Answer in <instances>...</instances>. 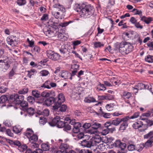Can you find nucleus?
<instances>
[{
  "label": "nucleus",
  "instance_id": "obj_6",
  "mask_svg": "<svg viewBox=\"0 0 153 153\" xmlns=\"http://www.w3.org/2000/svg\"><path fill=\"white\" fill-rule=\"evenodd\" d=\"M10 102L19 105L24 99L22 95L19 96L17 94L11 95L9 97Z\"/></svg>",
  "mask_w": 153,
  "mask_h": 153
},
{
  "label": "nucleus",
  "instance_id": "obj_10",
  "mask_svg": "<svg viewBox=\"0 0 153 153\" xmlns=\"http://www.w3.org/2000/svg\"><path fill=\"white\" fill-rule=\"evenodd\" d=\"M17 39L16 36H10L7 39V43L12 47H15L17 45Z\"/></svg>",
  "mask_w": 153,
  "mask_h": 153
},
{
  "label": "nucleus",
  "instance_id": "obj_3",
  "mask_svg": "<svg viewBox=\"0 0 153 153\" xmlns=\"http://www.w3.org/2000/svg\"><path fill=\"white\" fill-rule=\"evenodd\" d=\"M53 7L54 8H57L59 9V12H52V14L56 19H62V17L65 15V8L59 3L53 4Z\"/></svg>",
  "mask_w": 153,
  "mask_h": 153
},
{
  "label": "nucleus",
  "instance_id": "obj_44",
  "mask_svg": "<svg viewBox=\"0 0 153 153\" xmlns=\"http://www.w3.org/2000/svg\"><path fill=\"white\" fill-rule=\"evenodd\" d=\"M9 99L8 100V98L5 96H2L0 97V103H3L6 102L7 100L10 101L9 97Z\"/></svg>",
  "mask_w": 153,
  "mask_h": 153
},
{
  "label": "nucleus",
  "instance_id": "obj_11",
  "mask_svg": "<svg viewBox=\"0 0 153 153\" xmlns=\"http://www.w3.org/2000/svg\"><path fill=\"white\" fill-rule=\"evenodd\" d=\"M29 140V141L32 143V145L31 146L32 148H37L39 146V145L35 143L38 140V137L37 135L33 134Z\"/></svg>",
  "mask_w": 153,
  "mask_h": 153
},
{
  "label": "nucleus",
  "instance_id": "obj_29",
  "mask_svg": "<svg viewBox=\"0 0 153 153\" xmlns=\"http://www.w3.org/2000/svg\"><path fill=\"white\" fill-rule=\"evenodd\" d=\"M59 108V110L58 109V111H56L57 114H59L61 112H65L67 108V107L66 105H61Z\"/></svg>",
  "mask_w": 153,
  "mask_h": 153
},
{
  "label": "nucleus",
  "instance_id": "obj_56",
  "mask_svg": "<svg viewBox=\"0 0 153 153\" xmlns=\"http://www.w3.org/2000/svg\"><path fill=\"white\" fill-rule=\"evenodd\" d=\"M147 45L150 50H153V42L152 41H149L147 44Z\"/></svg>",
  "mask_w": 153,
  "mask_h": 153
},
{
  "label": "nucleus",
  "instance_id": "obj_40",
  "mask_svg": "<svg viewBox=\"0 0 153 153\" xmlns=\"http://www.w3.org/2000/svg\"><path fill=\"white\" fill-rule=\"evenodd\" d=\"M16 71L14 68H12L8 74V78L12 79L13 76L15 74Z\"/></svg>",
  "mask_w": 153,
  "mask_h": 153
},
{
  "label": "nucleus",
  "instance_id": "obj_49",
  "mask_svg": "<svg viewBox=\"0 0 153 153\" xmlns=\"http://www.w3.org/2000/svg\"><path fill=\"white\" fill-rule=\"evenodd\" d=\"M41 146L42 150L44 151L48 150L49 149V146L47 144H42Z\"/></svg>",
  "mask_w": 153,
  "mask_h": 153
},
{
  "label": "nucleus",
  "instance_id": "obj_61",
  "mask_svg": "<svg viewBox=\"0 0 153 153\" xmlns=\"http://www.w3.org/2000/svg\"><path fill=\"white\" fill-rule=\"evenodd\" d=\"M40 50V48L39 47L37 46H35L33 48H32V51L33 52H36L38 53L39 52Z\"/></svg>",
  "mask_w": 153,
  "mask_h": 153
},
{
  "label": "nucleus",
  "instance_id": "obj_42",
  "mask_svg": "<svg viewBox=\"0 0 153 153\" xmlns=\"http://www.w3.org/2000/svg\"><path fill=\"white\" fill-rule=\"evenodd\" d=\"M131 12L134 13V15H140V16L142 15V12L140 10H138L137 9L134 8Z\"/></svg>",
  "mask_w": 153,
  "mask_h": 153
},
{
  "label": "nucleus",
  "instance_id": "obj_35",
  "mask_svg": "<svg viewBox=\"0 0 153 153\" xmlns=\"http://www.w3.org/2000/svg\"><path fill=\"white\" fill-rule=\"evenodd\" d=\"M131 97V94L130 93L125 91L123 93L122 97L124 99H129Z\"/></svg>",
  "mask_w": 153,
  "mask_h": 153
},
{
  "label": "nucleus",
  "instance_id": "obj_25",
  "mask_svg": "<svg viewBox=\"0 0 153 153\" xmlns=\"http://www.w3.org/2000/svg\"><path fill=\"white\" fill-rule=\"evenodd\" d=\"M60 75L61 77L64 79H68L70 76L71 73L68 72L63 71L61 72Z\"/></svg>",
  "mask_w": 153,
  "mask_h": 153
},
{
  "label": "nucleus",
  "instance_id": "obj_46",
  "mask_svg": "<svg viewBox=\"0 0 153 153\" xmlns=\"http://www.w3.org/2000/svg\"><path fill=\"white\" fill-rule=\"evenodd\" d=\"M65 124V126L63 127V130L66 131L70 130L71 129V126L68 123L66 122Z\"/></svg>",
  "mask_w": 153,
  "mask_h": 153
},
{
  "label": "nucleus",
  "instance_id": "obj_28",
  "mask_svg": "<svg viewBox=\"0 0 153 153\" xmlns=\"http://www.w3.org/2000/svg\"><path fill=\"white\" fill-rule=\"evenodd\" d=\"M143 126L142 122L141 121H138L134 123L132 125V127L135 129H138L142 127Z\"/></svg>",
  "mask_w": 153,
  "mask_h": 153
},
{
  "label": "nucleus",
  "instance_id": "obj_58",
  "mask_svg": "<svg viewBox=\"0 0 153 153\" xmlns=\"http://www.w3.org/2000/svg\"><path fill=\"white\" fill-rule=\"evenodd\" d=\"M140 113L139 112H137L135 113L133 115L131 116V117H129L128 116V117L129 118V119H134L137 118L139 115Z\"/></svg>",
  "mask_w": 153,
  "mask_h": 153
},
{
  "label": "nucleus",
  "instance_id": "obj_31",
  "mask_svg": "<svg viewBox=\"0 0 153 153\" xmlns=\"http://www.w3.org/2000/svg\"><path fill=\"white\" fill-rule=\"evenodd\" d=\"M84 101L85 102L90 103L96 102L95 99L93 97H87L85 98Z\"/></svg>",
  "mask_w": 153,
  "mask_h": 153
},
{
  "label": "nucleus",
  "instance_id": "obj_33",
  "mask_svg": "<svg viewBox=\"0 0 153 153\" xmlns=\"http://www.w3.org/2000/svg\"><path fill=\"white\" fill-rule=\"evenodd\" d=\"M101 127V124L95 122L91 123V127L95 130H97Z\"/></svg>",
  "mask_w": 153,
  "mask_h": 153
},
{
  "label": "nucleus",
  "instance_id": "obj_15",
  "mask_svg": "<svg viewBox=\"0 0 153 153\" xmlns=\"http://www.w3.org/2000/svg\"><path fill=\"white\" fill-rule=\"evenodd\" d=\"M43 31L45 34L48 36L52 37L56 36L57 29H44Z\"/></svg>",
  "mask_w": 153,
  "mask_h": 153
},
{
  "label": "nucleus",
  "instance_id": "obj_23",
  "mask_svg": "<svg viewBox=\"0 0 153 153\" xmlns=\"http://www.w3.org/2000/svg\"><path fill=\"white\" fill-rule=\"evenodd\" d=\"M57 99L53 97H51L47 98L45 100V103L48 106H50L56 101Z\"/></svg>",
  "mask_w": 153,
  "mask_h": 153
},
{
  "label": "nucleus",
  "instance_id": "obj_18",
  "mask_svg": "<svg viewBox=\"0 0 153 153\" xmlns=\"http://www.w3.org/2000/svg\"><path fill=\"white\" fill-rule=\"evenodd\" d=\"M127 149L129 151H133L136 150V145L134 142L131 140H129L127 142Z\"/></svg>",
  "mask_w": 153,
  "mask_h": 153
},
{
  "label": "nucleus",
  "instance_id": "obj_14",
  "mask_svg": "<svg viewBox=\"0 0 153 153\" xmlns=\"http://www.w3.org/2000/svg\"><path fill=\"white\" fill-rule=\"evenodd\" d=\"M69 145L66 143H62L59 147L60 150L56 151L57 153H68Z\"/></svg>",
  "mask_w": 153,
  "mask_h": 153
},
{
  "label": "nucleus",
  "instance_id": "obj_54",
  "mask_svg": "<svg viewBox=\"0 0 153 153\" xmlns=\"http://www.w3.org/2000/svg\"><path fill=\"white\" fill-rule=\"evenodd\" d=\"M48 19V15L47 14H44L41 18V20L42 21H47Z\"/></svg>",
  "mask_w": 153,
  "mask_h": 153
},
{
  "label": "nucleus",
  "instance_id": "obj_13",
  "mask_svg": "<svg viewBox=\"0 0 153 153\" xmlns=\"http://www.w3.org/2000/svg\"><path fill=\"white\" fill-rule=\"evenodd\" d=\"M123 119H125L124 120H122L123 123L121 124L120 127V130L123 131L126 130L128 126V123L127 121L129 119L128 116H126L123 118Z\"/></svg>",
  "mask_w": 153,
  "mask_h": 153
},
{
  "label": "nucleus",
  "instance_id": "obj_38",
  "mask_svg": "<svg viewBox=\"0 0 153 153\" xmlns=\"http://www.w3.org/2000/svg\"><path fill=\"white\" fill-rule=\"evenodd\" d=\"M145 61L149 63L153 62V56L148 55L145 57Z\"/></svg>",
  "mask_w": 153,
  "mask_h": 153
},
{
  "label": "nucleus",
  "instance_id": "obj_32",
  "mask_svg": "<svg viewBox=\"0 0 153 153\" xmlns=\"http://www.w3.org/2000/svg\"><path fill=\"white\" fill-rule=\"evenodd\" d=\"M22 130L21 127L19 125L16 126L13 128V131L16 134H18L21 132Z\"/></svg>",
  "mask_w": 153,
  "mask_h": 153
},
{
  "label": "nucleus",
  "instance_id": "obj_2",
  "mask_svg": "<svg viewBox=\"0 0 153 153\" xmlns=\"http://www.w3.org/2000/svg\"><path fill=\"white\" fill-rule=\"evenodd\" d=\"M114 50H118L119 52L123 55H127L131 52L133 46L131 43L126 41L117 42L114 45Z\"/></svg>",
  "mask_w": 153,
  "mask_h": 153
},
{
  "label": "nucleus",
  "instance_id": "obj_41",
  "mask_svg": "<svg viewBox=\"0 0 153 153\" xmlns=\"http://www.w3.org/2000/svg\"><path fill=\"white\" fill-rule=\"evenodd\" d=\"M109 80L112 85H117L118 80L116 78L112 77L109 79Z\"/></svg>",
  "mask_w": 153,
  "mask_h": 153
},
{
  "label": "nucleus",
  "instance_id": "obj_4",
  "mask_svg": "<svg viewBox=\"0 0 153 153\" xmlns=\"http://www.w3.org/2000/svg\"><path fill=\"white\" fill-rule=\"evenodd\" d=\"M66 122L61 120L60 117L59 116H56L48 123L51 126H56L59 128H63L65 126Z\"/></svg>",
  "mask_w": 153,
  "mask_h": 153
},
{
  "label": "nucleus",
  "instance_id": "obj_55",
  "mask_svg": "<svg viewBox=\"0 0 153 153\" xmlns=\"http://www.w3.org/2000/svg\"><path fill=\"white\" fill-rule=\"evenodd\" d=\"M40 73L42 76H46L49 74V72L46 70H42L40 72Z\"/></svg>",
  "mask_w": 153,
  "mask_h": 153
},
{
  "label": "nucleus",
  "instance_id": "obj_22",
  "mask_svg": "<svg viewBox=\"0 0 153 153\" xmlns=\"http://www.w3.org/2000/svg\"><path fill=\"white\" fill-rule=\"evenodd\" d=\"M81 126V124L79 122H76L73 126V131L75 133H78L79 131V128Z\"/></svg>",
  "mask_w": 153,
  "mask_h": 153
},
{
  "label": "nucleus",
  "instance_id": "obj_9",
  "mask_svg": "<svg viewBox=\"0 0 153 153\" xmlns=\"http://www.w3.org/2000/svg\"><path fill=\"white\" fill-rule=\"evenodd\" d=\"M144 139H148L146 141V145L147 146H150L153 143V131H151L144 135Z\"/></svg>",
  "mask_w": 153,
  "mask_h": 153
},
{
  "label": "nucleus",
  "instance_id": "obj_62",
  "mask_svg": "<svg viewBox=\"0 0 153 153\" xmlns=\"http://www.w3.org/2000/svg\"><path fill=\"white\" fill-rule=\"evenodd\" d=\"M49 114V111L48 109H45L42 111V115L44 116H48Z\"/></svg>",
  "mask_w": 153,
  "mask_h": 153
},
{
  "label": "nucleus",
  "instance_id": "obj_20",
  "mask_svg": "<svg viewBox=\"0 0 153 153\" xmlns=\"http://www.w3.org/2000/svg\"><path fill=\"white\" fill-rule=\"evenodd\" d=\"M140 20L145 22L146 24H149L152 20V18L151 17H146L145 16H143L142 15L140 16Z\"/></svg>",
  "mask_w": 153,
  "mask_h": 153
},
{
  "label": "nucleus",
  "instance_id": "obj_30",
  "mask_svg": "<svg viewBox=\"0 0 153 153\" xmlns=\"http://www.w3.org/2000/svg\"><path fill=\"white\" fill-rule=\"evenodd\" d=\"M56 101L54 102V104L53 106V108L54 110L55 111H57L61 105L62 103L58 101Z\"/></svg>",
  "mask_w": 153,
  "mask_h": 153
},
{
  "label": "nucleus",
  "instance_id": "obj_64",
  "mask_svg": "<svg viewBox=\"0 0 153 153\" xmlns=\"http://www.w3.org/2000/svg\"><path fill=\"white\" fill-rule=\"evenodd\" d=\"M109 133V128H105L103 129L102 133L103 135H106Z\"/></svg>",
  "mask_w": 153,
  "mask_h": 153
},
{
  "label": "nucleus",
  "instance_id": "obj_19",
  "mask_svg": "<svg viewBox=\"0 0 153 153\" xmlns=\"http://www.w3.org/2000/svg\"><path fill=\"white\" fill-rule=\"evenodd\" d=\"M46 26L49 29H50L51 27L53 29H57V28H58V26H59V25L58 23L55 22L50 20L47 22Z\"/></svg>",
  "mask_w": 153,
  "mask_h": 153
},
{
  "label": "nucleus",
  "instance_id": "obj_16",
  "mask_svg": "<svg viewBox=\"0 0 153 153\" xmlns=\"http://www.w3.org/2000/svg\"><path fill=\"white\" fill-rule=\"evenodd\" d=\"M115 146L120 148L122 152L121 153H124L123 152L126 147V144L125 143L121 142L119 140H117L115 141L114 143Z\"/></svg>",
  "mask_w": 153,
  "mask_h": 153
},
{
  "label": "nucleus",
  "instance_id": "obj_5",
  "mask_svg": "<svg viewBox=\"0 0 153 153\" xmlns=\"http://www.w3.org/2000/svg\"><path fill=\"white\" fill-rule=\"evenodd\" d=\"M71 49L72 48L71 46L66 45H63L59 49V51L61 54L65 58H67L70 56L71 53Z\"/></svg>",
  "mask_w": 153,
  "mask_h": 153
},
{
  "label": "nucleus",
  "instance_id": "obj_52",
  "mask_svg": "<svg viewBox=\"0 0 153 153\" xmlns=\"http://www.w3.org/2000/svg\"><path fill=\"white\" fill-rule=\"evenodd\" d=\"M122 36L123 39H126L127 38H130L132 37L131 36H130V34L128 32L123 33V34Z\"/></svg>",
  "mask_w": 153,
  "mask_h": 153
},
{
  "label": "nucleus",
  "instance_id": "obj_51",
  "mask_svg": "<svg viewBox=\"0 0 153 153\" xmlns=\"http://www.w3.org/2000/svg\"><path fill=\"white\" fill-rule=\"evenodd\" d=\"M98 86L100 87L101 88H99L98 87L97 88V89L98 91H105L106 89V88L105 86L104 85L101 84L100 82L98 84Z\"/></svg>",
  "mask_w": 153,
  "mask_h": 153
},
{
  "label": "nucleus",
  "instance_id": "obj_21",
  "mask_svg": "<svg viewBox=\"0 0 153 153\" xmlns=\"http://www.w3.org/2000/svg\"><path fill=\"white\" fill-rule=\"evenodd\" d=\"M91 139L93 143V146L94 145H97L98 143H101V138L99 136H95L94 137H92Z\"/></svg>",
  "mask_w": 153,
  "mask_h": 153
},
{
  "label": "nucleus",
  "instance_id": "obj_57",
  "mask_svg": "<svg viewBox=\"0 0 153 153\" xmlns=\"http://www.w3.org/2000/svg\"><path fill=\"white\" fill-rule=\"evenodd\" d=\"M26 0H18L17 1V4L20 6L24 5L26 4Z\"/></svg>",
  "mask_w": 153,
  "mask_h": 153
},
{
  "label": "nucleus",
  "instance_id": "obj_45",
  "mask_svg": "<svg viewBox=\"0 0 153 153\" xmlns=\"http://www.w3.org/2000/svg\"><path fill=\"white\" fill-rule=\"evenodd\" d=\"M50 84V81H46L41 86V87L47 88L48 89H50L51 87L49 86Z\"/></svg>",
  "mask_w": 153,
  "mask_h": 153
},
{
  "label": "nucleus",
  "instance_id": "obj_27",
  "mask_svg": "<svg viewBox=\"0 0 153 153\" xmlns=\"http://www.w3.org/2000/svg\"><path fill=\"white\" fill-rule=\"evenodd\" d=\"M33 131L30 128H27V131L24 133V134L29 139L33 134Z\"/></svg>",
  "mask_w": 153,
  "mask_h": 153
},
{
  "label": "nucleus",
  "instance_id": "obj_50",
  "mask_svg": "<svg viewBox=\"0 0 153 153\" xmlns=\"http://www.w3.org/2000/svg\"><path fill=\"white\" fill-rule=\"evenodd\" d=\"M98 146V148L101 151H102L105 148V143H104L103 142H102Z\"/></svg>",
  "mask_w": 153,
  "mask_h": 153
},
{
  "label": "nucleus",
  "instance_id": "obj_63",
  "mask_svg": "<svg viewBox=\"0 0 153 153\" xmlns=\"http://www.w3.org/2000/svg\"><path fill=\"white\" fill-rule=\"evenodd\" d=\"M104 44H102L100 42H95L94 44V46L95 48H97L98 47H100L101 46H103Z\"/></svg>",
  "mask_w": 153,
  "mask_h": 153
},
{
  "label": "nucleus",
  "instance_id": "obj_59",
  "mask_svg": "<svg viewBox=\"0 0 153 153\" xmlns=\"http://www.w3.org/2000/svg\"><path fill=\"white\" fill-rule=\"evenodd\" d=\"M27 100L28 102L31 103H33L35 102L34 98L32 96H29L27 98Z\"/></svg>",
  "mask_w": 153,
  "mask_h": 153
},
{
  "label": "nucleus",
  "instance_id": "obj_37",
  "mask_svg": "<svg viewBox=\"0 0 153 153\" xmlns=\"http://www.w3.org/2000/svg\"><path fill=\"white\" fill-rule=\"evenodd\" d=\"M27 72L28 73L27 76L30 78L32 75H33L37 73L36 71L34 69H32L30 71H27Z\"/></svg>",
  "mask_w": 153,
  "mask_h": 153
},
{
  "label": "nucleus",
  "instance_id": "obj_17",
  "mask_svg": "<svg viewBox=\"0 0 153 153\" xmlns=\"http://www.w3.org/2000/svg\"><path fill=\"white\" fill-rule=\"evenodd\" d=\"M149 89V85L145 84L142 83H139L137 85L135 86V87L133 88V89L141 90L142 89Z\"/></svg>",
  "mask_w": 153,
  "mask_h": 153
},
{
  "label": "nucleus",
  "instance_id": "obj_26",
  "mask_svg": "<svg viewBox=\"0 0 153 153\" xmlns=\"http://www.w3.org/2000/svg\"><path fill=\"white\" fill-rule=\"evenodd\" d=\"M124 120L125 119H123V118L122 119L117 118L112 120L111 124L115 126H117L122 122V120Z\"/></svg>",
  "mask_w": 153,
  "mask_h": 153
},
{
  "label": "nucleus",
  "instance_id": "obj_39",
  "mask_svg": "<svg viewBox=\"0 0 153 153\" xmlns=\"http://www.w3.org/2000/svg\"><path fill=\"white\" fill-rule=\"evenodd\" d=\"M25 110L27 111L28 115L30 116L33 115L34 113V109L31 107H30L28 108H27Z\"/></svg>",
  "mask_w": 153,
  "mask_h": 153
},
{
  "label": "nucleus",
  "instance_id": "obj_24",
  "mask_svg": "<svg viewBox=\"0 0 153 153\" xmlns=\"http://www.w3.org/2000/svg\"><path fill=\"white\" fill-rule=\"evenodd\" d=\"M146 141L145 143L144 144L143 143V144H137V146H136V150L138 152H140L142 151L144 147H151L152 145L150 146H147L146 145Z\"/></svg>",
  "mask_w": 153,
  "mask_h": 153
},
{
  "label": "nucleus",
  "instance_id": "obj_53",
  "mask_svg": "<svg viewBox=\"0 0 153 153\" xmlns=\"http://www.w3.org/2000/svg\"><path fill=\"white\" fill-rule=\"evenodd\" d=\"M28 88H25L19 91L18 93L20 94H25L28 92Z\"/></svg>",
  "mask_w": 153,
  "mask_h": 153
},
{
  "label": "nucleus",
  "instance_id": "obj_43",
  "mask_svg": "<svg viewBox=\"0 0 153 153\" xmlns=\"http://www.w3.org/2000/svg\"><path fill=\"white\" fill-rule=\"evenodd\" d=\"M47 119L45 117H40L39 123L40 125H44L47 123Z\"/></svg>",
  "mask_w": 153,
  "mask_h": 153
},
{
  "label": "nucleus",
  "instance_id": "obj_36",
  "mask_svg": "<svg viewBox=\"0 0 153 153\" xmlns=\"http://www.w3.org/2000/svg\"><path fill=\"white\" fill-rule=\"evenodd\" d=\"M65 100V97L62 93L59 94L58 96V101L61 103L64 102Z\"/></svg>",
  "mask_w": 153,
  "mask_h": 153
},
{
  "label": "nucleus",
  "instance_id": "obj_48",
  "mask_svg": "<svg viewBox=\"0 0 153 153\" xmlns=\"http://www.w3.org/2000/svg\"><path fill=\"white\" fill-rule=\"evenodd\" d=\"M32 94L36 98H38L40 96V92L37 90L33 91Z\"/></svg>",
  "mask_w": 153,
  "mask_h": 153
},
{
  "label": "nucleus",
  "instance_id": "obj_60",
  "mask_svg": "<svg viewBox=\"0 0 153 153\" xmlns=\"http://www.w3.org/2000/svg\"><path fill=\"white\" fill-rule=\"evenodd\" d=\"M86 136V135H84V133L81 132L78 134L77 136V137L79 139H80L83 138H85Z\"/></svg>",
  "mask_w": 153,
  "mask_h": 153
},
{
  "label": "nucleus",
  "instance_id": "obj_8",
  "mask_svg": "<svg viewBox=\"0 0 153 153\" xmlns=\"http://www.w3.org/2000/svg\"><path fill=\"white\" fill-rule=\"evenodd\" d=\"M47 56L50 59L54 61H57L59 59L60 55L54 51L49 50L46 52Z\"/></svg>",
  "mask_w": 153,
  "mask_h": 153
},
{
  "label": "nucleus",
  "instance_id": "obj_34",
  "mask_svg": "<svg viewBox=\"0 0 153 153\" xmlns=\"http://www.w3.org/2000/svg\"><path fill=\"white\" fill-rule=\"evenodd\" d=\"M19 105L22 107V108L24 111L26 110L28 106V104L27 102L23 100L22 101Z\"/></svg>",
  "mask_w": 153,
  "mask_h": 153
},
{
  "label": "nucleus",
  "instance_id": "obj_7",
  "mask_svg": "<svg viewBox=\"0 0 153 153\" xmlns=\"http://www.w3.org/2000/svg\"><path fill=\"white\" fill-rule=\"evenodd\" d=\"M56 36L59 40L65 41L67 40L68 36L64 29H57Z\"/></svg>",
  "mask_w": 153,
  "mask_h": 153
},
{
  "label": "nucleus",
  "instance_id": "obj_47",
  "mask_svg": "<svg viewBox=\"0 0 153 153\" xmlns=\"http://www.w3.org/2000/svg\"><path fill=\"white\" fill-rule=\"evenodd\" d=\"M73 21H70L68 22H65L63 23H62L60 24H58L59 26L61 27H65L68 26V25L71 23L73 22Z\"/></svg>",
  "mask_w": 153,
  "mask_h": 153
},
{
  "label": "nucleus",
  "instance_id": "obj_1",
  "mask_svg": "<svg viewBox=\"0 0 153 153\" xmlns=\"http://www.w3.org/2000/svg\"><path fill=\"white\" fill-rule=\"evenodd\" d=\"M76 10L81 17L84 19H88L92 16L94 12L93 6L90 4L84 3L76 4Z\"/></svg>",
  "mask_w": 153,
  "mask_h": 153
},
{
  "label": "nucleus",
  "instance_id": "obj_12",
  "mask_svg": "<svg viewBox=\"0 0 153 153\" xmlns=\"http://www.w3.org/2000/svg\"><path fill=\"white\" fill-rule=\"evenodd\" d=\"M81 145L83 147L87 148H91L92 146H93V143L92 142L91 138L83 140L81 142Z\"/></svg>",
  "mask_w": 153,
  "mask_h": 153
}]
</instances>
